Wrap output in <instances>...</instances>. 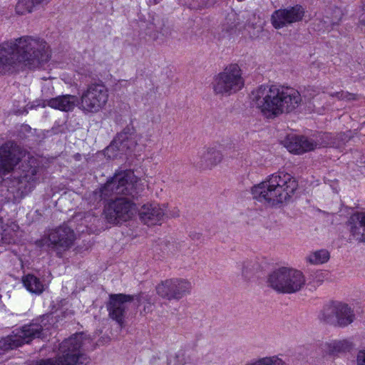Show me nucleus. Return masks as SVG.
<instances>
[{
    "instance_id": "1",
    "label": "nucleus",
    "mask_w": 365,
    "mask_h": 365,
    "mask_svg": "<svg viewBox=\"0 0 365 365\" xmlns=\"http://www.w3.org/2000/svg\"><path fill=\"white\" fill-rule=\"evenodd\" d=\"M50 58L49 46L43 39L31 36L14 38L0 44V74L39 68Z\"/></svg>"
},
{
    "instance_id": "2",
    "label": "nucleus",
    "mask_w": 365,
    "mask_h": 365,
    "mask_svg": "<svg viewBox=\"0 0 365 365\" xmlns=\"http://www.w3.org/2000/svg\"><path fill=\"white\" fill-rule=\"evenodd\" d=\"M142 191L138 178L131 170H124L115 173L106 183L96 192L101 200L114 195H125L109 202L104 207V214L108 222L118 224L125 222L133 215L135 204L130 199L136 197Z\"/></svg>"
},
{
    "instance_id": "3",
    "label": "nucleus",
    "mask_w": 365,
    "mask_h": 365,
    "mask_svg": "<svg viewBox=\"0 0 365 365\" xmlns=\"http://www.w3.org/2000/svg\"><path fill=\"white\" fill-rule=\"evenodd\" d=\"M250 99L252 106L270 119L294 111L302 101L297 89L275 84L257 87L251 92Z\"/></svg>"
},
{
    "instance_id": "4",
    "label": "nucleus",
    "mask_w": 365,
    "mask_h": 365,
    "mask_svg": "<svg viewBox=\"0 0 365 365\" xmlns=\"http://www.w3.org/2000/svg\"><path fill=\"white\" fill-rule=\"evenodd\" d=\"M298 187L297 182L290 174L277 172L269 175L265 180L252 188L253 197L260 202L271 205L287 202Z\"/></svg>"
},
{
    "instance_id": "5",
    "label": "nucleus",
    "mask_w": 365,
    "mask_h": 365,
    "mask_svg": "<svg viewBox=\"0 0 365 365\" xmlns=\"http://www.w3.org/2000/svg\"><path fill=\"white\" fill-rule=\"evenodd\" d=\"M267 283L278 293L294 294L304 287L306 279L301 271L282 267L269 274Z\"/></svg>"
},
{
    "instance_id": "6",
    "label": "nucleus",
    "mask_w": 365,
    "mask_h": 365,
    "mask_svg": "<svg viewBox=\"0 0 365 365\" xmlns=\"http://www.w3.org/2000/svg\"><path fill=\"white\" fill-rule=\"evenodd\" d=\"M39 165L36 158L28 156L22 163L10 187L16 199H22L29 195L39 180Z\"/></svg>"
},
{
    "instance_id": "7",
    "label": "nucleus",
    "mask_w": 365,
    "mask_h": 365,
    "mask_svg": "<svg viewBox=\"0 0 365 365\" xmlns=\"http://www.w3.org/2000/svg\"><path fill=\"white\" fill-rule=\"evenodd\" d=\"M89 339L83 333L76 334L65 339L59 346L56 359H51L37 361L34 365H78L83 358L81 349L84 347Z\"/></svg>"
},
{
    "instance_id": "8",
    "label": "nucleus",
    "mask_w": 365,
    "mask_h": 365,
    "mask_svg": "<svg viewBox=\"0 0 365 365\" xmlns=\"http://www.w3.org/2000/svg\"><path fill=\"white\" fill-rule=\"evenodd\" d=\"M108 98V88L101 82L93 83L82 91L78 107L85 115L96 114L105 109Z\"/></svg>"
},
{
    "instance_id": "9",
    "label": "nucleus",
    "mask_w": 365,
    "mask_h": 365,
    "mask_svg": "<svg viewBox=\"0 0 365 365\" xmlns=\"http://www.w3.org/2000/svg\"><path fill=\"white\" fill-rule=\"evenodd\" d=\"M244 85L241 68L237 64L232 63L215 76L212 88L217 95L229 96L241 90Z\"/></svg>"
},
{
    "instance_id": "10",
    "label": "nucleus",
    "mask_w": 365,
    "mask_h": 365,
    "mask_svg": "<svg viewBox=\"0 0 365 365\" xmlns=\"http://www.w3.org/2000/svg\"><path fill=\"white\" fill-rule=\"evenodd\" d=\"M354 318V309L349 304L339 301L327 304L319 314L321 321L340 327L351 324Z\"/></svg>"
},
{
    "instance_id": "11",
    "label": "nucleus",
    "mask_w": 365,
    "mask_h": 365,
    "mask_svg": "<svg viewBox=\"0 0 365 365\" xmlns=\"http://www.w3.org/2000/svg\"><path fill=\"white\" fill-rule=\"evenodd\" d=\"M75 233L72 229L66 225H61L51 230L48 236L36 242L39 247L46 245L48 248L56 252L58 255L68 250L75 241Z\"/></svg>"
},
{
    "instance_id": "12",
    "label": "nucleus",
    "mask_w": 365,
    "mask_h": 365,
    "mask_svg": "<svg viewBox=\"0 0 365 365\" xmlns=\"http://www.w3.org/2000/svg\"><path fill=\"white\" fill-rule=\"evenodd\" d=\"M42 331V326L38 324L24 325L0 340V348L4 351L16 349L29 343L35 338L41 337Z\"/></svg>"
},
{
    "instance_id": "13",
    "label": "nucleus",
    "mask_w": 365,
    "mask_h": 365,
    "mask_svg": "<svg viewBox=\"0 0 365 365\" xmlns=\"http://www.w3.org/2000/svg\"><path fill=\"white\" fill-rule=\"evenodd\" d=\"M137 145L136 135L133 127H126L118 133L105 149V155L110 159L121 158L131 152Z\"/></svg>"
},
{
    "instance_id": "14",
    "label": "nucleus",
    "mask_w": 365,
    "mask_h": 365,
    "mask_svg": "<svg viewBox=\"0 0 365 365\" xmlns=\"http://www.w3.org/2000/svg\"><path fill=\"white\" fill-rule=\"evenodd\" d=\"M26 151L14 141H7L0 146V176L13 172L26 156Z\"/></svg>"
},
{
    "instance_id": "15",
    "label": "nucleus",
    "mask_w": 365,
    "mask_h": 365,
    "mask_svg": "<svg viewBox=\"0 0 365 365\" xmlns=\"http://www.w3.org/2000/svg\"><path fill=\"white\" fill-rule=\"evenodd\" d=\"M192 286L186 279L173 278L161 282L156 287L157 294L162 298L173 300H179L189 294Z\"/></svg>"
},
{
    "instance_id": "16",
    "label": "nucleus",
    "mask_w": 365,
    "mask_h": 365,
    "mask_svg": "<svg viewBox=\"0 0 365 365\" xmlns=\"http://www.w3.org/2000/svg\"><path fill=\"white\" fill-rule=\"evenodd\" d=\"M135 296L125 294H111L106 308L109 317L115 320L120 327H123L124 319L128 304L134 299Z\"/></svg>"
},
{
    "instance_id": "17",
    "label": "nucleus",
    "mask_w": 365,
    "mask_h": 365,
    "mask_svg": "<svg viewBox=\"0 0 365 365\" xmlns=\"http://www.w3.org/2000/svg\"><path fill=\"white\" fill-rule=\"evenodd\" d=\"M304 15V10L303 7L300 5H296L274 11L272 14L271 21L276 29H279L302 21Z\"/></svg>"
},
{
    "instance_id": "18",
    "label": "nucleus",
    "mask_w": 365,
    "mask_h": 365,
    "mask_svg": "<svg viewBox=\"0 0 365 365\" xmlns=\"http://www.w3.org/2000/svg\"><path fill=\"white\" fill-rule=\"evenodd\" d=\"M165 206L157 203L146 204L142 206L139 211L141 221L150 225H154L163 220L165 213Z\"/></svg>"
},
{
    "instance_id": "19",
    "label": "nucleus",
    "mask_w": 365,
    "mask_h": 365,
    "mask_svg": "<svg viewBox=\"0 0 365 365\" xmlns=\"http://www.w3.org/2000/svg\"><path fill=\"white\" fill-rule=\"evenodd\" d=\"M319 145L317 142L305 136H291L286 142L287 150L295 154L312 151Z\"/></svg>"
},
{
    "instance_id": "20",
    "label": "nucleus",
    "mask_w": 365,
    "mask_h": 365,
    "mask_svg": "<svg viewBox=\"0 0 365 365\" xmlns=\"http://www.w3.org/2000/svg\"><path fill=\"white\" fill-rule=\"evenodd\" d=\"M351 236L359 242H365V212L351 215L348 220Z\"/></svg>"
},
{
    "instance_id": "21",
    "label": "nucleus",
    "mask_w": 365,
    "mask_h": 365,
    "mask_svg": "<svg viewBox=\"0 0 365 365\" xmlns=\"http://www.w3.org/2000/svg\"><path fill=\"white\" fill-rule=\"evenodd\" d=\"M78 99L73 95H62L43 101V107L49 106L52 108L64 112L72 111L78 106Z\"/></svg>"
},
{
    "instance_id": "22",
    "label": "nucleus",
    "mask_w": 365,
    "mask_h": 365,
    "mask_svg": "<svg viewBox=\"0 0 365 365\" xmlns=\"http://www.w3.org/2000/svg\"><path fill=\"white\" fill-rule=\"evenodd\" d=\"M198 160L194 163L200 168H212L220 163L222 159V155L215 148H207L198 153Z\"/></svg>"
},
{
    "instance_id": "23",
    "label": "nucleus",
    "mask_w": 365,
    "mask_h": 365,
    "mask_svg": "<svg viewBox=\"0 0 365 365\" xmlns=\"http://www.w3.org/2000/svg\"><path fill=\"white\" fill-rule=\"evenodd\" d=\"M342 16V11L339 8L336 7L331 11H328L323 19L315 24L314 29L323 32L329 31L334 26L339 24Z\"/></svg>"
},
{
    "instance_id": "24",
    "label": "nucleus",
    "mask_w": 365,
    "mask_h": 365,
    "mask_svg": "<svg viewBox=\"0 0 365 365\" xmlns=\"http://www.w3.org/2000/svg\"><path fill=\"white\" fill-rule=\"evenodd\" d=\"M351 348L352 343L347 339L330 340L320 344L323 353L331 355L349 351Z\"/></svg>"
},
{
    "instance_id": "25",
    "label": "nucleus",
    "mask_w": 365,
    "mask_h": 365,
    "mask_svg": "<svg viewBox=\"0 0 365 365\" xmlns=\"http://www.w3.org/2000/svg\"><path fill=\"white\" fill-rule=\"evenodd\" d=\"M51 0H19L16 5V12L19 15L31 13L34 9L47 4Z\"/></svg>"
},
{
    "instance_id": "26",
    "label": "nucleus",
    "mask_w": 365,
    "mask_h": 365,
    "mask_svg": "<svg viewBox=\"0 0 365 365\" xmlns=\"http://www.w3.org/2000/svg\"><path fill=\"white\" fill-rule=\"evenodd\" d=\"M24 286L31 293L39 294L44 290V285L41 280L34 274H27L23 277Z\"/></svg>"
},
{
    "instance_id": "27",
    "label": "nucleus",
    "mask_w": 365,
    "mask_h": 365,
    "mask_svg": "<svg viewBox=\"0 0 365 365\" xmlns=\"http://www.w3.org/2000/svg\"><path fill=\"white\" fill-rule=\"evenodd\" d=\"M330 258L329 252L324 249L317 250L309 253L306 260L311 264L318 265L327 262Z\"/></svg>"
},
{
    "instance_id": "28",
    "label": "nucleus",
    "mask_w": 365,
    "mask_h": 365,
    "mask_svg": "<svg viewBox=\"0 0 365 365\" xmlns=\"http://www.w3.org/2000/svg\"><path fill=\"white\" fill-rule=\"evenodd\" d=\"M245 365H288L277 355L267 356L255 359L247 362Z\"/></svg>"
},
{
    "instance_id": "29",
    "label": "nucleus",
    "mask_w": 365,
    "mask_h": 365,
    "mask_svg": "<svg viewBox=\"0 0 365 365\" xmlns=\"http://www.w3.org/2000/svg\"><path fill=\"white\" fill-rule=\"evenodd\" d=\"M15 233L8 225L0 222V245L10 244L14 240Z\"/></svg>"
},
{
    "instance_id": "30",
    "label": "nucleus",
    "mask_w": 365,
    "mask_h": 365,
    "mask_svg": "<svg viewBox=\"0 0 365 365\" xmlns=\"http://www.w3.org/2000/svg\"><path fill=\"white\" fill-rule=\"evenodd\" d=\"M242 274L245 278H248L259 269V264L253 260H246L241 263Z\"/></svg>"
},
{
    "instance_id": "31",
    "label": "nucleus",
    "mask_w": 365,
    "mask_h": 365,
    "mask_svg": "<svg viewBox=\"0 0 365 365\" xmlns=\"http://www.w3.org/2000/svg\"><path fill=\"white\" fill-rule=\"evenodd\" d=\"M330 97L336 98L339 101H351L356 99V96L347 91H341L329 93Z\"/></svg>"
},
{
    "instance_id": "32",
    "label": "nucleus",
    "mask_w": 365,
    "mask_h": 365,
    "mask_svg": "<svg viewBox=\"0 0 365 365\" xmlns=\"http://www.w3.org/2000/svg\"><path fill=\"white\" fill-rule=\"evenodd\" d=\"M172 248H170V252L173 255H175L178 252H182V249L185 245L182 243H175L171 245Z\"/></svg>"
},
{
    "instance_id": "33",
    "label": "nucleus",
    "mask_w": 365,
    "mask_h": 365,
    "mask_svg": "<svg viewBox=\"0 0 365 365\" xmlns=\"http://www.w3.org/2000/svg\"><path fill=\"white\" fill-rule=\"evenodd\" d=\"M362 12L359 16V23L365 26V0H361Z\"/></svg>"
},
{
    "instance_id": "34",
    "label": "nucleus",
    "mask_w": 365,
    "mask_h": 365,
    "mask_svg": "<svg viewBox=\"0 0 365 365\" xmlns=\"http://www.w3.org/2000/svg\"><path fill=\"white\" fill-rule=\"evenodd\" d=\"M357 364L365 365V351H360L357 355Z\"/></svg>"
},
{
    "instance_id": "35",
    "label": "nucleus",
    "mask_w": 365,
    "mask_h": 365,
    "mask_svg": "<svg viewBox=\"0 0 365 365\" xmlns=\"http://www.w3.org/2000/svg\"><path fill=\"white\" fill-rule=\"evenodd\" d=\"M191 237L193 240H196L197 241L201 239L202 235H201V234L196 232L194 235H191Z\"/></svg>"
},
{
    "instance_id": "36",
    "label": "nucleus",
    "mask_w": 365,
    "mask_h": 365,
    "mask_svg": "<svg viewBox=\"0 0 365 365\" xmlns=\"http://www.w3.org/2000/svg\"><path fill=\"white\" fill-rule=\"evenodd\" d=\"M179 215V211H175L173 214L171 215L172 217H177Z\"/></svg>"
},
{
    "instance_id": "37",
    "label": "nucleus",
    "mask_w": 365,
    "mask_h": 365,
    "mask_svg": "<svg viewBox=\"0 0 365 365\" xmlns=\"http://www.w3.org/2000/svg\"><path fill=\"white\" fill-rule=\"evenodd\" d=\"M235 13H232L230 14H229V16L231 18V17H235Z\"/></svg>"
}]
</instances>
